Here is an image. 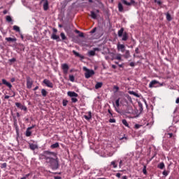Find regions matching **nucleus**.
<instances>
[{"mask_svg": "<svg viewBox=\"0 0 179 179\" xmlns=\"http://www.w3.org/2000/svg\"><path fill=\"white\" fill-rule=\"evenodd\" d=\"M46 162L49 163L52 170H58L59 169V163L58 162V158H52L51 157H46Z\"/></svg>", "mask_w": 179, "mask_h": 179, "instance_id": "1", "label": "nucleus"}, {"mask_svg": "<svg viewBox=\"0 0 179 179\" xmlns=\"http://www.w3.org/2000/svg\"><path fill=\"white\" fill-rule=\"evenodd\" d=\"M83 71H85V77L86 78V79H89L90 77L94 75V71L87 69L86 66L83 67Z\"/></svg>", "mask_w": 179, "mask_h": 179, "instance_id": "2", "label": "nucleus"}, {"mask_svg": "<svg viewBox=\"0 0 179 179\" xmlns=\"http://www.w3.org/2000/svg\"><path fill=\"white\" fill-rule=\"evenodd\" d=\"M43 83H44V85H45L48 87H50L51 89L54 87V84H52V83H51V81H50L49 80H43Z\"/></svg>", "mask_w": 179, "mask_h": 179, "instance_id": "3", "label": "nucleus"}, {"mask_svg": "<svg viewBox=\"0 0 179 179\" xmlns=\"http://www.w3.org/2000/svg\"><path fill=\"white\" fill-rule=\"evenodd\" d=\"M31 86H33V80L30 77L27 78V87L28 89H31Z\"/></svg>", "mask_w": 179, "mask_h": 179, "instance_id": "4", "label": "nucleus"}, {"mask_svg": "<svg viewBox=\"0 0 179 179\" xmlns=\"http://www.w3.org/2000/svg\"><path fill=\"white\" fill-rule=\"evenodd\" d=\"M99 48H95L93 50H90L88 52L89 57H94L96 55V51H99Z\"/></svg>", "mask_w": 179, "mask_h": 179, "instance_id": "5", "label": "nucleus"}, {"mask_svg": "<svg viewBox=\"0 0 179 179\" xmlns=\"http://www.w3.org/2000/svg\"><path fill=\"white\" fill-rule=\"evenodd\" d=\"M44 155H45V158L51 157V156H54L55 157V152H52L50 151H45Z\"/></svg>", "mask_w": 179, "mask_h": 179, "instance_id": "6", "label": "nucleus"}, {"mask_svg": "<svg viewBox=\"0 0 179 179\" xmlns=\"http://www.w3.org/2000/svg\"><path fill=\"white\" fill-rule=\"evenodd\" d=\"M156 85H159V81L156 80H152L149 84V87H156Z\"/></svg>", "mask_w": 179, "mask_h": 179, "instance_id": "7", "label": "nucleus"}, {"mask_svg": "<svg viewBox=\"0 0 179 179\" xmlns=\"http://www.w3.org/2000/svg\"><path fill=\"white\" fill-rule=\"evenodd\" d=\"M13 121H14V128H15V131L17 132V134H19V126L17 125V120L16 119V117L13 118Z\"/></svg>", "mask_w": 179, "mask_h": 179, "instance_id": "8", "label": "nucleus"}, {"mask_svg": "<svg viewBox=\"0 0 179 179\" xmlns=\"http://www.w3.org/2000/svg\"><path fill=\"white\" fill-rule=\"evenodd\" d=\"M67 94L68 96H69V97H71V98H73V97H78V94L75 92H71V91H69L67 92Z\"/></svg>", "mask_w": 179, "mask_h": 179, "instance_id": "9", "label": "nucleus"}, {"mask_svg": "<svg viewBox=\"0 0 179 179\" xmlns=\"http://www.w3.org/2000/svg\"><path fill=\"white\" fill-rule=\"evenodd\" d=\"M51 38L52 40H56L57 42L61 41V38H59V36H58V35H57L55 34H52L51 35Z\"/></svg>", "mask_w": 179, "mask_h": 179, "instance_id": "10", "label": "nucleus"}, {"mask_svg": "<svg viewBox=\"0 0 179 179\" xmlns=\"http://www.w3.org/2000/svg\"><path fill=\"white\" fill-rule=\"evenodd\" d=\"M2 83H3V85H5L8 87H9V89H12V84H10V83L6 81V80L2 79Z\"/></svg>", "mask_w": 179, "mask_h": 179, "instance_id": "11", "label": "nucleus"}, {"mask_svg": "<svg viewBox=\"0 0 179 179\" xmlns=\"http://www.w3.org/2000/svg\"><path fill=\"white\" fill-rule=\"evenodd\" d=\"M62 69H63L64 73H68V71L69 69V66H68V64H64L62 65Z\"/></svg>", "mask_w": 179, "mask_h": 179, "instance_id": "12", "label": "nucleus"}, {"mask_svg": "<svg viewBox=\"0 0 179 179\" xmlns=\"http://www.w3.org/2000/svg\"><path fill=\"white\" fill-rule=\"evenodd\" d=\"M73 54H74L76 57H78V58H80L81 59H85V56L80 55L79 52H76V50H73Z\"/></svg>", "mask_w": 179, "mask_h": 179, "instance_id": "13", "label": "nucleus"}, {"mask_svg": "<svg viewBox=\"0 0 179 179\" xmlns=\"http://www.w3.org/2000/svg\"><path fill=\"white\" fill-rule=\"evenodd\" d=\"M17 40V39H16V38H6V41H8V43H15V41H16Z\"/></svg>", "mask_w": 179, "mask_h": 179, "instance_id": "14", "label": "nucleus"}, {"mask_svg": "<svg viewBox=\"0 0 179 179\" xmlns=\"http://www.w3.org/2000/svg\"><path fill=\"white\" fill-rule=\"evenodd\" d=\"M84 118H85L87 121H90V120H92V112H88V115H84Z\"/></svg>", "mask_w": 179, "mask_h": 179, "instance_id": "15", "label": "nucleus"}, {"mask_svg": "<svg viewBox=\"0 0 179 179\" xmlns=\"http://www.w3.org/2000/svg\"><path fill=\"white\" fill-rule=\"evenodd\" d=\"M119 12H124V6H122V3L121 2L118 3V6H117Z\"/></svg>", "mask_w": 179, "mask_h": 179, "instance_id": "16", "label": "nucleus"}, {"mask_svg": "<svg viewBox=\"0 0 179 179\" xmlns=\"http://www.w3.org/2000/svg\"><path fill=\"white\" fill-rule=\"evenodd\" d=\"M124 58L128 59V58L131 57V53L129 52V50H126L125 54L123 55Z\"/></svg>", "mask_w": 179, "mask_h": 179, "instance_id": "17", "label": "nucleus"}, {"mask_svg": "<svg viewBox=\"0 0 179 179\" xmlns=\"http://www.w3.org/2000/svg\"><path fill=\"white\" fill-rule=\"evenodd\" d=\"M90 16L92 19H97V14L94 11H90Z\"/></svg>", "mask_w": 179, "mask_h": 179, "instance_id": "18", "label": "nucleus"}, {"mask_svg": "<svg viewBox=\"0 0 179 179\" xmlns=\"http://www.w3.org/2000/svg\"><path fill=\"white\" fill-rule=\"evenodd\" d=\"M43 9L44 10H48V1L45 0L43 3Z\"/></svg>", "mask_w": 179, "mask_h": 179, "instance_id": "19", "label": "nucleus"}, {"mask_svg": "<svg viewBox=\"0 0 179 179\" xmlns=\"http://www.w3.org/2000/svg\"><path fill=\"white\" fill-rule=\"evenodd\" d=\"M51 149H57L59 148V143H55L52 145H50Z\"/></svg>", "mask_w": 179, "mask_h": 179, "instance_id": "20", "label": "nucleus"}, {"mask_svg": "<svg viewBox=\"0 0 179 179\" xmlns=\"http://www.w3.org/2000/svg\"><path fill=\"white\" fill-rule=\"evenodd\" d=\"M165 15L166 16V20H168V22H171L173 20V17H171V15H170L169 13H166Z\"/></svg>", "mask_w": 179, "mask_h": 179, "instance_id": "21", "label": "nucleus"}, {"mask_svg": "<svg viewBox=\"0 0 179 179\" xmlns=\"http://www.w3.org/2000/svg\"><path fill=\"white\" fill-rule=\"evenodd\" d=\"M41 94L43 97H46L47 94H48V92H47V90H45V89H42L41 90Z\"/></svg>", "mask_w": 179, "mask_h": 179, "instance_id": "22", "label": "nucleus"}, {"mask_svg": "<svg viewBox=\"0 0 179 179\" xmlns=\"http://www.w3.org/2000/svg\"><path fill=\"white\" fill-rule=\"evenodd\" d=\"M124 48H125V45L124 44H117V50L120 51L121 50H124Z\"/></svg>", "mask_w": 179, "mask_h": 179, "instance_id": "23", "label": "nucleus"}, {"mask_svg": "<svg viewBox=\"0 0 179 179\" xmlns=\"http://www.w3.org/2000/svg\"><path fill=\"white\" fill-rule=\"evenodd\" d=\"M122 34H124V28H121L117 32L119 37H122Z\"/></svg>", "mask_w": 179, "mask_h": 179, "instance_id": "24", "label": "nucleus"}, {"mask_svg": "<svg viewBox=\"0 0 179 179\" xmlns=\"http://www.w3.org/2000/svg\"><path fill=\"white\" fill-rule=\"evenodd\" d=\"M25 136L29 137L31 136V131H30V129L27 128L26 131H25Z\"/></svg>", "mask_w": 179, "mask_h": 179, "instance_id": "25", "label": "nucleus"}, {"mask_svg": "<svg viewBox=\"0 0 179 179\" xmlns=\"http://www.w3.org/2000/svg\"><path fill=\"white\" fill-rule=\"evenodd\" d=\"M103 86V83L99 82L95 85V89H100Z\"/></svg>", "mask_w": 179, "mask_h": 179, "instance_id": "26", "label": "nucleus"}, {"mask_svg": "<svg viewBox=\"0 0 179 179\" xmlns=\"http://www.w3.org/2000/svg\"><path fill=\"white\" fill-rule=\"evenodd\" d=\"M29 148L31 150H36V149H37L38 147H37V145L31 143L29 145Z\"/></svg>", "mask_w": 179, "mask_h": 179, "instance_id": "27", "label": "nucleus"}, {"mask_svg": "<svg viewBox=\"0 0 179 179\" xmlns=\"http://www.w3.org/2000/svg\"><path fill=\"white\" fill-rule=\"evenodd\" d=\"M13 30H15V31H17V33H20V27H19L17 25H14L13 27Z\"/></svg>", "mask_w": 179, "mask_h": 179, "instance_id": "28", "label": "nucleus"}, {"mask_svg": "<svg viewBox=\"0 0 179 179\" xmlns=\"http://www.w3.org/2000/svg\"><path fill=\"white\" fill-rule=\"evenodd\" d=\"M121 2L124 5H127V6H131L132 5V3L128 2L126 0H121Z\"/></svg>", "mask_w": 179, "mask_h": 179, "instance_id": "29", "label": "nucleus"}, {"mask_svg": "<svg viewBox=\"0 0 179 179\" xmlns=\"http://www.w3.org/2000/svg\"><path fill=\"white\" fill-rule=\"evenodd\" d=\"M122 122L124 127H127V128H129V124H128V122H127V120L123 119L122 120Z\"/></svg>", "mask_w": 179, "mask_h": 179, "instance_id": "30", "label": "nucleus"}, {"mask_svg": "<svg viewBox=\"0 0 179 179\" xmlns=\"http://www.w3.org/2000/svg\"><path fill=\"white\" fill-rule=\"evenodd\" d=\"M129 93L130 94H132L133 96H135V97H141V96L138 95V94H137L136 92H135L134 91H129Z\"/></svg>", "mask_w": 179, "mask_h": 179, "instance_id": "31", "label": "nucleus"}, {"mask_svg": "<svg viewBox=\"0 0 179 179\" xmlns=\"http://www.w3.org/2000/svg\"><path fill=\"white\" fill-rule=\"evenodd\" d=\"M122 40V41H127V40H128V35L127 33L123 34Z\"/></svg>", "mask_w": 179, "mask_h": 179, "instance_id": "32", "label": "nucleus"}, {"mask_svg": "<svg viewBox=\"0 0 179 179\" xmlns=\"http://www.w3.org/2000/svg\"><path fill=\"white\" fill-rule=\"evenodd\" d=\"M60 37L62 38V40L64 41L66 40V36H65V34L64 32H62L60 34Z\"/></svg>", "mask_w": 179, "mask_h": 179, "instance_id": "33", "label": "nucleus"}, {"mask_svg": "<svg viewBox=\"0 0 179 179\" xmlns=\"http://www.w3.org/2000/svg\"><path fill=\"white\" fill-rule=\"evenodd\" d=\"M117 161H113L111 162L110 164L111 166H113V169H117V167H118V166L116 164Z\"/></svg>", "mask_w": 179, "mask_h": 179, "instance_id": "34", "label": "nucleus"}, {"mask_svg": "<svg viewBox=\"0 0 179 179\" xmlns=\"http://www.w3.org/2000/svg\"><path fill=\"white\" fill-rule=\"evenodd\" d=\"M158 168L160 169L161 170H163L164 169V162H161L158 165Z\"/></svg>", "mask_w": 179, "mask_h": 179, "instance_id": "35", "label": "nucleus"}, {"mask_svg": "<svg viewBox=\"0 0 179 179\" xmlns=\"http://www.w3.org/2000/svg\"><path fill=\"white\" fill-rule=\"evenodd\" d=\"M31 176V173H27L24 177L21 178L20 179H29V177Z\"/></svg>", "mask_w": 179, "mask_h": 179, "instance_id": "36", "label": "nucleus"}, {"mask_svg": "<svg viewBox=\"0 0 179 179\" xmlns=\"http://www.w3.org/2000/svg\"><path fill=\"white\" fill-rule=\"evenodd\" d=\"M69 80L71 82H75V76H73V75H70L69 76Z\"/></svg>", "mask_w": 179, "mask_h": 179, "instance_id": "37", "label": "nucleus"}, {"mask_svg": "<svg viewBox=\"0 0 179 179\" xmlns=\"http://www.w3.org/2000/svg\"><path fill=\"white\" fill-rule=\"evenodd\" d=\"M120 141H123V142H126L127 141H128V137L124 136L120 138Z\"/></svg>", "mask_w": 179, "mask_h": 179, "instance_id": "38", "label": "nucleus"}, {"mask_svg": "<svg viewBox=\"0 0 179 179\" xmlns=\"http://www.w3.org/2000/svg\"><path fill=\"white\" fill-rule=\"evenodd\" d=\"M15 106H16V107H17V108H22V106H23V105H22V103H19V102H17V103H15Z\"/></svg>", "mask_w": 179, "mask_h": 179, "instance_id": "39", "label": "nucleus"}, {"mask_svg": "<svg viewBox=\"0 0 179 179\" xmlns=\"http://www.w3.org/2000/svg\"><path fill=\"white\" fill-rule=\"evenodd\" d=\"M62 103L64 107H66V106L68 105V100L64 99Z\"/></svg>", "mask_w": 179, "mask_h": 179, "instance_id": "40", "label": "nucleus"}, {"mask_svg": "<svg viewBox=\"0 0 179 179\" xmlns=\"http://www.w3.org/2000/svg\"><path fill=\"white\" fill-rule=\"evenodd\" d=\"M6 20H7V22H8L9 23H10V22H12V17H10V16H7L6 17Z\"/></svg>", "mask_w": 179, "mask_h": 179, "instance_id": "41", "label": "nucleus"}, {"mask_svg": "<svg viewBox=\"0 0 179 179\" xmlns=\"http://www.w3.org/2000/svg\"><path fill=\"white\" fill-rule=\"evenodd\" d=\"M143 174H145V176H146V174H148V171H146V166H143Z\"/></svg>", "mask_w": 179, "mask_h": 179, "instance_id": "42", "label": "nucleus"}, {"mask_svg": "<svg viewBox=\"0 0 179 179\" xmlns=\"http://www.w3.org/2000/svg\"><path fill=\"white\" fill-rule=\"evenodd\" d=\"M115 104L117 107H120V98L115 101Z\"/></svg>", "mask_w": 179, "mask_h": 179, "instance_id": "43", "label": "nucleus"}, {"mask_svg": "<svg viewBox=\"0 0 179 179\" xmlns=\"http://www.w3.org/2000/svg\"><path fill=\"white\" fill-rule=\"evenodd\" d=\"M96 30H97V28H96V27L93 28V29H92V30L90 31V34H93L96 33Z\"/></svg>", "mask_w": 179, "mask_h": 179, "instance_id": "44", "label": "nucleus"}, {"mask_svg": "<svg viewBox=\"0 0 179 179\" xmlns=\"http://www.w3.org/2000/svg\"><path fill=\"white\" fill-rule=\"evenodd\" d=\"M71 101L72 103H77L78 99H76V97H73L71 98Z\"/></svg>", "mask_w": 179, "mask_h": 179, "instance_id": "45", "label": "nucleus"}, {"mask_svg": "<svg viewBox=\"0 0 179 179\" xmlns=\"http://www.w3.org/2000/svg\"><path fill=\"white\" fill-rule=\"evenodd\" d=\"M154 2H155V3H157V5H162V1L160 0H154Z\"/></svg>", "mask_w": 179, "mask_h": 179, "instance_id": "46", "label": "nucleus"}, {"mask_svg": "<svg viewBox=\"0 0 179 179\" xmlns=\"http://www.w3.org/2000/svg\"><path fill=\"white\" fill-rule=\"evenodd\" d=\"M20 110H23V111H27V107H26L25 106H22Z\"/></svg>", "mask_w": 179, "mask_h": 179, "instance_id": "47", "label": "nucleus"}, {"mask_svg": "<svg viewBox=\"0 0 179 179\" xmlns=\"http://www.w3.org/2000/svg\"><path fill=\"white\" fill-rule=\"evenodd\" d=\"M8 61L9 62H16V58L13 57L12 59H10Z\"/></svg>", "mask_w": 179, "mask_h": 179, "instance_id": "48", "label": "nucleus"}, {"mask_svg": "<svg viewBox=\"0 0 179 179\" xmlns=\"http://www.w3.org/2000/svg\"><path fill=\"white\" fill-rule=\"evenodd\" d=\"M141 127H142V125L138 124H135V126H134V127L136 128V129H139V128H140Z\"/></svg>", "mask_w": 179, "mask_h": 179, "instance_id": "49", "label": "nucleus"}, {"mask_svg": "<svg viewBox=\"0 0 179 179\" xmlns=\"http://www.w3.org/2000/svg\"><path fill=\"white\" fill-rule=\"evenodd\" d=\"M6 166H7L6 163H3L1 164V169H6Z\"/></svg>", "mask_w": 179, "mask_h": 179, "instance_id": "50", "label": "nucleus"}, {"mask_svg": "<svg viewBox=\"0 0 179 179\" xmlns=\"http://www.w3.org/2000/svg\"><path fill=\"white\" fill-rule=\"evenodd\" d=\"M162 174H163V176H165V177H167V176H169V173H167V171H164L162 172Z\"/></svg>", "mask_w": 179, "mask_h": 179, "instance_id": "51", "label": "nucleus"}, {"mask_svg": "<svg viewBox=\"0 0 179 179\" xmlns=\"http://www.w3.org/2000/svg\"><path fill=\"white\" fill-rule=\"evenodd\" d=\"M109 122L110 123H115V119H110Z\"/></svg>", "mask_w": 179, "mask_h": 179, "instance_id": "52", "label": "nucleus"}, {"mask_svg": "<svg viewBox=\"0 0 179 179\" xmlns=\"http://www.w3.org/2000/svg\"><path fill=\"white\" fill-rule=\"evenodd\" d=\"M119 167L120 169H121V167H122V160H120L119 162Z\"/></svg>", "mask_w": 179, "mask_h": 179, "instance_id": "53", "label": "nucleus"}, {"mask_svg": "<svg viewBox=\"0 0 179 179\" xmlns=\"http://www.w3.org/2000/svg\"><path fill=\"white\" fill-rule=\"evenodd\" d=\"M113 89H115L116 92L120 90V87L118 86H114Z\"/></svg>", "mask_w": 179, "mask_h": 179, "instance_id": "54", "label": "nucleus"}, {"mask_svg": "<svg viewBox=\"0 0 179 179\" xmlns=\"http://www.w3.org/2000/svg\"><path fill=\"white\" fill-rule=\"evenodd\" d=\"M115 59H118L119 61H120V59H121V55H117V56L115 57Z\"/></svg>", "mask_w": 179, "mask_h": 179, "instance_id": "55", "label": "nucleus"}, {"mask_svg": "<svg viewBox=\"0 0 179 179\" xmlns=\"http://www.w3.org/2000/svg\"><path fill=\"white\" fill-rule=\"evenodd\" d=\"M135 52H136V54H139V48H136Z\"/></svg>", "mask_w": 179, "mask_h": 179, "instance_id": "56", "label": "nucleus"}, {"mask_svg": "<svg viewBox=\"0 0 179 179\" xmlns=\"http://www.w3.org/2000/svg\"><path fill=\"white\" fill-rule=\"evenodd\" d=\"M130 66H135V63L134 62H130Z\"/></svg>", "mask_w": 179, "mask_h": 179, "instance_id": "57", "label": "nucleus"}, {"mask_svg": "<svg viewBox=\"0 0 179 179\" xmlns=\"http://www.w3.org/2000/svg\"><path fill=\"white\" fill-rule=\"evenodd\" d=\"M79 37H85V34L81 32L79 34Z\"/></svg>", "mask_w": 179, "mask_h": 179, "instance_id": "58", "label": "nucleus"}, {"mask_svg": "<svg viewBox=\"0 0 179 179\" xmlns=\"http://www.w3.org/2000/svg\"><path fill=\"white\" fill-rule=\"evenodd\" d=\"M138 106L141 108L140 110L142 111V110H143V107L142 106V103H139Z\"/></svg>", "mask_w": 179, "mask_h": 179, "instance_id": "59", "label": "nucleus"}, {"mask_svg": "<svg viewBox=\"0 0 179 179\" xmlns=\"http://www.w3.org/2000/svg\"><path fill=\"white\" fill-rule=\"evenodd\" d=\"M116 177H117V178H120V177H121V173H117L116 174Z\"/></svg>", "mask_w": 179, "mask_h": 179, "instance_id": "60", "label": "nucleus"}, {"mask_svg": "<svg viewBox=\"0 0 179 179\" xmlns=\"http://www.w3.org/2000/svg\"><path fill=\"white\" fill-rule=\"evenodd\" d=\"M94 12L96 15H97V13H100V10H95Z\"/></svg>", "mask_w": 179, "mask_h": 179, "instance_id": "61", "label": "nucleus"}, {"mask_svg": "<svg viewBox=\"0 0 179 179\" xmlns=\"http://www.w3.org/2000/svg\"><path fill=\"white\" fill-rule=\"evenodd\" d=\"M176 104L179 103V97L176 99Z\"/></svg>", "mask_w": 179, "mask_h": 179, "instance_id": "62", "label": "nucleus"}, {"mask_svg": "<svg viewBox=\"0 0 179 179\" xmlns=\"http://www.w3.org/2000/svg\"><path fill=\"white\" fill-rule=\"evenodd\" d=\"M168 135L169 136V138H173V134L172 133H169Z\"/></svg>", "mask_w": 179, "mask_h": 179, "instance_id": "63", "label": "nucleus"}, {"mask_svg": "<svg viewBox=\"0 0 179 179\" xmlns=\"http://www.w3.org/2000/svg\"><path fill=\"white\" fill-rule=\"evenodd\" d=\"M55 179H61V176H55Z\"/></svg>", "mask_w": 179, "mask_h": 179, "instance_id": "64", "label": "nucleus"}]
</instances>
